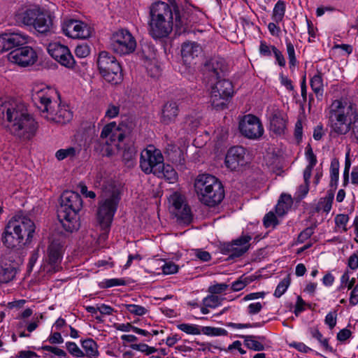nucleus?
<instances>
[{
    "mask_svg": "<svg viewBox=\"0 0 358 358\" xmlns=\"http://www.w3.org/2000/svg\"><path fill=\"white\" fill-rule=\"evenodd\" d=\"M0 125L23 141L32 138L38 126L24 104L15 100L0 99Z\"/></svg>",
    "mask_w": 358,
    "mask_h": 358,
    "instance_id": "f257e3e1",
    "label": "nucleus"
},
{
    "mask_svg": "<svg viewBox=\"0 0 358 358\" xmlns=\"http://www.w3.org/2000/svg\"><path fill=\"white\" fill-rule=\"evenodd\" d=\"M187 24V19L180 14L176 4L171 6L164 1H157L150 7L148 31L155 40L167 38L174 26L180 34L185 31Z\"/></svg>",
    "mask_w": 358,
    "mask_h": 358,
    "instance_id": "f03ea898",
    "label": "nucleus"
},
{
    "mask_svg": "<svg viewBox=\"0 0 358 358\" xmlns=\"http://www.w3.org/2000/svg\"><path fill=\"white\" fill-rule=\"evenodd\" d=\"M331 132L337 136L345 135L350 131L358 142V112L353 103L346 100H335L329 112Z\"/></svg>",
    "mask_w": 358,
    "mask_h": 358,
    "instance_id": "7ed1b4c3",
    "label": "nucleus"
},
{
    "mask_svg": "<svg viewBox=\"0 0 358 358\" xmlns=\"http://www.w3.org/2000/svg\"><path fill=\"white\" fill-rule=\"evenodd\" d=\"M82 207L83 200L78 193L66 190L61 195L57 217L66 231L73 232L79 229L80 222L78 213Z\"/></svg>",
    "mask_w": 358,
    "mask_h": 358,
    "instance_id": "20e7f679",
    "label": "nucleus"
},
{
    "mask_svg": "<svg viewBox=\"0 0 358 358\" xmlns=\"http://www.w3.org/2000/svg\"><path fill=\"white\" fill-rule=\"evenodd\" d=\"M120 199V192L116 187L108 185L103 188L97 210V220L103 235L106 236L110 230Z\"/></svg>",
    "mask_w": 358,
    "mask_h": 358,
    "instance_id": "39448f33",
    "label": "nucleus"
},
{
    "mask_svg": "<svg viewBox=\"0 0 358 358\" xmlns=\"http://www.w3.org/2000/svg\"><path fill=\"white\" fill-rule=\"evenodd\" d=\"M194 187L200 201L210 207L219 204L224 197L221 182L212 175H199L195 180Z\"/></svg>",
    "mask_w": 358,
    "mask_h": 358,
    "instance_id": "423d86ee",
    "label": "nucleus"
},
{
    "mask_svg": "<svg viewBox=\"0 0 358 358\" xmlns=\"http://www.w3.org/2000/svg\"><path fill=\"white\" fill-rule=\"evenodd\" d=\"M35 104L41 110V116L48 121L64 124L72 118V113L65 106L61 107L52 101L50 94L38 92L34 97Z\"/></svg>",
    "mask_w": 358,
    "mask_h": 358,
    "instance_id": "0eeeda50",
    "label": "nucleus"
},
{
    "mask_svg": "<svg viewBox=\"0 0 358 358\" xmlns=\"http://www.w3.org/2000/svg\"><path fill=\"white\" fill-rule=\"evenodd\" d=\"M97 66L103 79L112 85L120 83L123 79L122 68L116 58L106 51L99 53Z\"/></svg>",
    "mask_w": 358,
    "mask_h": 358,
    "instance_id": "6e6552de",
    "label": "nucleus"
},
{
    "mask_svg": "<svg viewBox=\"0 0 358 358\" xmlns=\"http://www.w3.org/2000/svg\"><path fill=\"white\" fill-rule=\"evenodd\" d=\"M232 83L228 80H218L211 88L210 101L216 110L225 109L234 94Z\"/></svg>",
    "mask_w": 358,
    "mask_h": 358,
    "instance_id": "1a4fd4ad",
    "label": "nucleus"
},
{
    "mask_svg": "<svg viewBox=\"0 0 358 358\" xmlns=\"http://www.w3.org/2000/svg\"><path fill=\"white\" fill-rule=\"evenodd\" d=\"M111 50L120 55H129L136 48V41L132 34L127 29H120L115 31L110 39Z\"/></svg>",
    "mask_w": 358,
    "mask_h": 358,
    "instance_id": "9d476101",
    "label": "nucleus"
},
{
    "mask_svg": "<svg viewBox=\"0 0 358 358\" xmlns=\"http://www.w3.org/2000/svg\"><path fill=\"white\" fill-rule=\"evenodd\" d=\"M164 157L158 149L150 146L141 153L140 167L146 174L161 173L159 167L163 166Z\"/></svg>",
    "mask_w": 358,
    "mask_h": 358,
    "instance_id": "9b49d317",
    "label": "nucleus"
},
{
    "mask_svg": "<svg viewBox=\"0 0 358 358\" xmlns=\"http://www.w3.org/2000/svg\"><path fill=\"white\" fill-rule=\"evenodd\" d=\"M9 222L13 227L16 226L15 229L17 234L22 237L26 245L29 244L32 241L36 226L29 217L22 213H18L13 216Z\"/></svg>",
    "mask_w": 358,
    "mask_h": 358,
    "instance_id": "f8f14e48",
    "label": "nucleus"
},
{
    "mask_svg": "<svg viewBox=\"0 0 358 358\" xmlns=\"http://www.w3.org/2000/svg\"><path fill=\"white\" fill-rule=\"evenodd\" d=\"M37 59L38 56L36 51L29 46H20L19 48L13 50L8 55L9 62L22 67L33 65Z\"/></svg>",
    "mask_w": 358,
    "mask_h": 358,
    "instance_id": "ddd939ff",
    "label": "nucleus"
},
{
    "mask_svg": "<svg viewBox=\"0 0 358 358\" xmlns=\"http://www.w3.org/2000/svg\"><path fill=\"white\" fill-rule=\"evenodd\" d=\"M239 130L243 136L250 139H257L264 134L260 120L252 115L244 116L239 123Z\"/></svg>",
    "mask_w": 358,
    "mask_h": 358,
    "instance_id": "4468645a",
    "label": "nucleus"
},
{
    "mask_svg": "<svg viewBox=\"0 0 358 358\" xmlns=\"http://www.w3.org/2000/svg\"><path fill=\"white\" fill-rule=\"evenodd\" d=\"M62 246L58 241H52L47 250L44 270L48 273H55L62 269Z\"/></svg>",
    "mask_w": 358,
    "mask_h": 358,
    "instance_id": "2eb2a0df",
    "label": "nucleus"
},
{
    "mask_svg": "<svg viewBox=\"0 0 358 358\" xmlns=\"http://www.w3.org/2000/svg\"><path fill=\"white\" fill-rule=\"evenodd\" d=\"M251 239L252 237L250 236L243 235L231 243L222 245L221 251L223 254L229 255V257L231 259L239 257L249 250Z\"/></svg>",
    "mask_w": 358,
    "mask_h": 358,
    "instance_id": "dca6fc26",
    "label": "nucleus"
},
{
    "mask_svg": "<svg viewBox=\"0 0 358 358\" xmlns=\"http://www.w3.org/2000/svg\"><path fill=\"white\" fill-rule=\"evenodd\" d=\"M63 32L73 38H87L91 36V28L86 24L75 20H69L62 25Z\"/></svg>",
    "mask_w": 358,
    "mask_h": 358,
    "instance_id": "f3484780",
    "label": "nucleus"
},
{
    "mask_svg": "<svg viewBox=\"0 0 358 358\" xmlns=\"http://www.w3.org/2000/svg\"><path fill=\"white\" fill-rule=\"evenodd\" d=\"M172 203V213L177 217V220L184 224H189L192 220V213L190 208L185 203L183 196L175 193L170 199Z\"/></svg>",
    "mask_w": 358,
    "mask_h": 358,
    "instance_id": "a211bd4d",
    "label": "nucleus"
},
{
    "mask_svg": "<svg viewBox=\"0 0 358 358\" xmlns=\"http://www.w3.org/2000/svg\"><path fill=\"white\" fill-rule=\"evenodd\" d=\"M48 52L62 65L67 68L73 67L75 60L66 46L59 43H51L48 46Z\"/></svg>",
    "mask_w": 358,
    "mask_h": 358,
    "instance_id": "6ab92c4d",
    "label": "nucleus"
},
{
    "mask_svg": "<svg viewBox=\"0 0 358 358\" xmlns=\"http://www.w3.org/2000/svg\"><path fill=\"white\" fill-rule=\"evenodd\" d=\"M225 164L231 171H236L248 164L246 150L242 146H234L229 149L225 157Z\"/></svg>",
    "mask_w": 358,
    "mask_h": 358,
    "instance_id": "aec40b11",
    "label": "nucleus"
},
{
    "mask_svg": "<svg viewBox=\"0 0 358 358\" xmlns=\"http://www.w3.org/2000/svg\"><path fill=\"white\" fill-rule=\"evenodd\" d=\"M28 43V36L17 32L4 33L0 35V52L19 48Z\"/></svg>",
    "mask_w": 358,
    "mask_h": 358,
    "instance_id": "412c9836",
    "label": "nucleus"
},
{
    "mask_svg": "<svg viewBox=\"0 0 358 358\" xmlns=\"http://www.w3.org/2000/svg\"><path fill=\"white\" fill-rule=\"evenodd\" d=\"M125 134L122 131V125L117 126L115 122L106 124L102 129L100 138L102 141L108 138L110 143H117L115 146L121 148V143L125 138Z\"/></svg>",
    "mask_w": 358,
    "mask_h": 358,
    "instance_id": "4be33fe9",
    "label": "nucleus"
},
{
    "mask_svg": "<svg viewBox=\"0 0 358 358\" xmlns=\"http://www.w3.org/2000/svg\"><path fill=\"white\" fill-rule=\"evenodd\" d=\"M15 229H16V226L13 227L8 222L1 234L2 243L7 248L18 249L22 245H26L22 237L17 234Z\"/></svg>",
    "mask_w": 358,
    "mask_h": 358,
    "instance_id": "5701e85b",
    "label": "nucleus"
},
{
    "mask_svg": "<svg viewBox=\"0 0 358 358\" xmlns=\"http://www.w3.org/2000/svg\"><path fill=\"white\" fill-rule=\"evenodd\" d=\"M226 70L225 61L220 57H213L204 64L203 71L211 81L220 78L222 73Z\"/></svg>",
    "mask_w": 358,
    "mask_h": 358,
    "instance_id": "b1692460",
    "label": "nucleus"
},
{
    "mask_svg": "<svg viewBox=\"0 0 358 358\" xmlns=\"http://www.w3.org/2000/svg\"><path fill=\"white\" fill-rule=\"evenodd\" d=\"M36 17H34V23L31 25L39 33L48 32L52 24L51 16L48 11L37 6H36Z\"/></svg>",
    "mask_w": 358,
    "mask_h": 358,
    "instance_id": "393cba45",
    "label": "nucleus"
},
{
    "mask_svg": "<svg viewBox=\"0 0 358 358\" xmlns=\"http://www.w3.org/2000/svg\"><path fill=\"white\" fill-rule=\"evenodd\" d=\"M270 131L276 135L284 134L286 129V120L282 112L274 110L269 117Z\"/></svg>",
    "mask_w": 358,
    "mask_h": 358,
    "instance_id": "a878e982",
    "label": "nucleus"
},
{
    "mask_svg": "<svg viewBox=\"0 0 358 358\" xmlns=\"http://www.w3.org/2000/svg\"><path fill=\"white\" fill-rule=\"evenodd\" d=\"M201 52V47L196 42H185L182 45L181 55L185 62L190 64Z\"/></svg>",
    "mask_w": 358,
    "mask_h": 358,
    "instance_id": "bb28decb",
    "label": "nucleus"
},
{
    "mask_svg": "<svg viewBox=\"0 0 358 358\" xmlns=\"http://www.w3.org/2000/svg\"><path fill=\"white\" fill-rule=\"evenodd\" d=\"M179 113L176 102L169 101L166 103L162 110L161 121L165 124H169L176 120Z\"/></svg>",
    "mask_w": 358,
    "mask_h": 358,
    "instance_id": "cd10ccee",
    "label": "nucleus"
},
{
    "mask_svg": "<svg viewBox=\"0 0 358 358\" xmlns=\"http://www.w3.org/2000/svg\"><path fill=\"white\" fill-rule=\"evenodd\" d=\"M167 159L176 166L183 168L185 158L182 150L177 145L169 144L164 152Z\"/></svg>",
    "mask_w": 358,
    "mask_h": 358,
    "instance_id": "c85d7f7f",
    "label": "nucleus"
},
{
    "mask_svg": "<svg viewBox=\"0 0 358 358\" xmlns=\"http://www.w3.org/2000/svg\"><path fill=\"white\" fill-rule=\"evenodd\" d=\"M36 6L27 8L25 10L19 12L15 15L16 21L24 24V25L31 26L34 23V17H36Z\"/></svg>",
    "mask_w": 358,
    "mask_h": 358,
    "instance_id": "c756f323",
    "label": "nucleus"
},
{
    "mask_svg": "<svg viewBox=\"0 0 358 358\" xmlns=\"http://www.w3.org/2000/svg\"><path fill=\"white\" fill-rule=\"evenodd\" d=\"M82 348L84 349V357L97 358L99 353L98 345L92 338H87L81 342Z\"/></svg>",
    "mask_w": 358,
    "mask_h": 358,
    "instance_id": "7c9ffc66",
    "label": "nucleus"
},
{
    "mask_svg": "<svg viewBox=\"0 0 358 358\" xmlns=\"http://www.w3.org/2000/svg\"><path fill=\"white\" fill-rule=\"evenodd\" d=\"M339 162L336 158H334L330 164V188L333 190H336L338 185V181L339 178Z\"/></svg>",
    "mask_w": 358,
    "mask_h": 358,
    "instance_id": "2f4dec72",
    "label": "nucleus"
},
{
    "mask_svg": "<svg viewBox=\"0 0 358 358\" xmlns=\"http://www.w3.org/2000/svg\"><path fill=\"white\" fill-rule=\"evenodd\" d=\"M16 270L10 264L0 265V283H8L13 280Z\"/></svg>",
    "mask_w": 358,
    "mask_h": 358,
    "instance_id": "473e14b6",
    "label": "nucleus"
},
{
    "mask_svg": "<svg viewBox=\"0 0 358 358\" xmlns=\"http://www.w3.org/2000/svg\"><path fill=\"white\" fill-rule=\"evenodd\" d=\"M334 192L335 190L331 189L328 190L326 196L320 199L318 203L320 208L322 209V210L325 213H329L331 209L332 203L334 198Z\"/></svg>",
    "mask_w": 358,
    "mask_h": 358,
    "instance_id": "72a5a7b5",
    "label": "nucleus"
},
{
    "mask_svg": "<svg viewBox=\"0 0 358 358\" xmlns=\"http://www.w3.org/2000/svg\"><path fill=\"white\" fill-rule=\"evenodd\" d=\"M161 173L155 174L158 177H164L170 181V182H174L177 179V173L174 169L169 165H165L163 163V166L159 167Z\"/></svg>",
    "mask_w": 358,
    "mask_h": 358,
    "instance_id": "f704fd0d",
    "label": "nucleus"
},
{
    "mask_svg": "<svg viewBox=\"0 0 358 358\" xmlns=\"http://www.w3.org/2000/svg\"><path fill=\"white\" fill-rule=\"evenodd\" d=\"M285 13V3L279 0L274 6L272 18L275 23H279L283 19Z\"/></svg>",
    "mask_w": 358,
    "mask_h": 358,
    "instance_id": "c9c22d12",
    "label": "nucleus"
},
{
    "mask_svg": "<svg viewBox=\"0 0 358 358\" xmlns=\"http://www.w3.org/2000/svg\"><path fill=\"white\" fill-rule=\"evenodd\" d=\"M122 148H121L120 149ZM123 153L122 158L125 163H128L129 166L131 164L133 159H135L136 156V148L132 144L124 145L123 148Z\"/></svg>",
    "mask_w": 358,
    "mask_h": 358,
    "instance_id": "e433bc0d",
    "label": "nucleus"
},
{
    "mask_svg": "<svg viewBox=\"0 0 358 358\" xmlns=\"http://www.w3.org/2000/svg\"><path fill=\"white\" fill-rule=\"evenodd\" d=\"M310 86L315 94L322 96L323 94V83L320 73L315 75L310 80Z\"/></svg>",
    "mask_w": 358,
    "mask_h": 358,
    "instance_id": "4c0bfd02",
    "label": "nucleus"
},
{
    "mask_svg": "<svg viewBox=\"0 0 358 358\" xmlns=\"http://www.w3.org/2000/svg\"><path fill=\"white\" fill-rule=\"evenodd\" d=\"M241 337L244 338V344L249 349L255 351H262L264 350V345L260 342L254 340V336H242Z\"/></svg>",
    "mask_w": 358,
    "mask_h": 358,
    "instance_id": "58836bf2",
    "label": "nucleus"
},
{
    "mask_svg": "<svg viewBox=\"0 0 358 358\" xmlns=\"http://www.w3.org/2000/svg\"><path fill=\"white\" fill-rule=\"evenodd\" d=\"M310 332L312 336L316 338L326 350L333 351V348L329 345L328 339L324 338L322 334L317 329H310Z\"/></svg>",
    "mask_w": 358,
    "mask_h": 358,
    "instance_id": "ea45409f",
    "label": "nucleus"
},
{
    "mask_svg": "<svg viewBox=\"0 0 358 358\" xmlns=\"http://www.w3.org/2000/svg\"><path fill=\"white\" fill-rule=\"evenodd\" d=\"M76 155V150L73 147H69L66 149H60L55 153L56 158L59 160H63L67 157H73Z\"/></svg>",
    "mask_w": 358,
    "mask_h": 358,
    "instance_id": "a19ab883",
    "label": "nucleus"
},
{
    "mask_svg": "<svg viewBox=\"0 0 358 358\" xmlns=\"http://www.w3.org/2000/svg\"><path fill=\"white\" fill-rule=\"evenodd\" d=\"M223 299L213 294L204 298L203 303L205 306L214 308L220 306Z\"/></svg>",
    "mask_w": 358,
    "mask_h": 358,
    "instance_id": "79ce46f5",
    "label": "nucleus"
},
{
    "mask_svg": "<svg viewBox=\"0 0 358 358\" xmlns=\"http://www.w3.org/2000/svg\"><path fill=\"white\" fill-rule=\"evenodd\" d=\"M252 278L241 276L231 285V289L235 292L242 290L246 285L252 281Z\"/></svg>",
    "mask_w": 358,
    "mask_h": 358,
    "instance_id": "37998d69",
    "label": "nucleus"
},
{
    "mask_svg": "<svg viewBox=\"0 0 358 358\" xmlns=\"http://www.w3.org/2000/svg\"><path fill=\"white\" fill-rule=\"evenodd\" d=\"M289 285L290 278L287 276L281 280L278 285L273 295L277 298L280 297L286 292Z\"/></svg>",
    "mask_w": 358,
    "mask_h": 358,
    "instance_id": "c03bdc74",
    "label": "nucleus"
},
{
    "mask_svg": "<svg viewBox=\"0 0 358 358\" xmlns=\"http://www.w3.org/2000/svg\"><path fill=\"white\" fill-rule=\"evenodd\" d=\"M177 327L180 330L187 334L199 335L201 334L199 328L195 324L183 323L178 324Z\"/></svg>",
    "mask_w": 358,
    "mask_h": 358,
    "instance_id": "a18cd8bd",
    "label": "nucleus"
},
{
    "mask_svg": "<svg viewBox=\"0 0 358 358\" xmlns=\"http://www.w3.org/2000/svg\"><path fill=\"white\" fill-rule=\"evenodd\" d=\"M124 306L130 313L138 316H142L148 312L145 307L136 304H125Z\"/></svg>",
    "mask_w": 358,
    "mask_h": 358,
    "instance_id": "49530a36",
    "label": "nucleus"
},
{
    "mask_svg": "<svg viewBox=\"0 0 358 358\" xmlns=\"http://www.w3.org/2000/svg\"><path fill=\"white\" fill-rule=\"evenodd\" d=\"M204 334L208 336H227V331L222 328H216L212 327H204L202 328Z\"/></svg>",
    "mask_w": 358,
    "mask_h": 358,
    "instance_id": "de8ad7c7",
    "label": "nucleus"
},
{
    "mask_svg": "<svg viewBox=\"0 0 358 358\" xmlns=\"http://www.w3.org/2000/svg\"><path fill=\"white\" fill-rule=\"evenodd\" d=\"M66 348L68 352L73 357H83L84 352L81 350L76 343L73 342H66Z\"/></svg>",
    "mask_w": 358,
    "mask_h": 358,
    "instance_id": "09e8293b",
    "label": "nucleus"
},
{
    "mask_svg": "<svg viewBox=\"0 0 358 358\" xmlns=\"http://www.w3.org/2000/svg\"><path fill=\"white\" fill-rule=\"evenodd\" d=\"M90 48L86 43L78 45L75 49V54L79 58H85L90 55Z\"/></svg>",
    "mask_w": 358,
    "mask_h": 358,
    "instance_id": "8fccbe9b",
    "label": "nucleus"
},
{
    "mask_svg": "<svg viewBox=\"0 0 358 358\" xmlns=\"http://www.w3.org/2000/svg\"><path fill=\"white\" fill-rule=\"evenodd\" d=\"M315 225L311 226L310 227L306 228L303 230L299 235L297 241L300 243H304L306 240H308L310 236L314 234V229L315 228Z\"/></svg>",
    "mask_w": 358,
    "mask_h": 358,
    "instance_id": "3c124183",
    "label": "nucleus"
},
{
    "mask_svg": "<svg viewBox=\"0 0 358 358\" xmlns=\"http://www.w3.org/2000/svg\"><path fill=\"white\" fill-rule=\"evenodd\" d=\"M341 286L339 287L340 289H343V287H348V289H350L352 288L355 283V278H352L350 280V276L348 274V272H345L343 273V275L341 276Z\"/></svg>",
    "mask_w": 358,
    "mask_h": 358,
    "instance_id": "603ef678",
    "label": "nucleus"
},
{
    "mask_svg": "<svg viewBox=\"0 0 358 358\" xmlns=\"http://www.w3.org/2000/svg\"><path fill=\"white\" fill-rule=\"evenodd\" d=\"M126 284V282L123 279H118V278H113L106 280L105 282H102L100 285L101 287L102 288H108L114 286H120V285H124Z\"/></svg>",
    "mask_w": 358,
    "mask_h": 358,
    "instance_id": "864d4df0",
    "label": "nucleus"
},
{
    "mask_svg": "<svg viewBox=\"0 0 358 358\" xmlns=\"http://www.w3.org/2000/svg\"><path fill=\"white\" fill-rule=\"evenodd\" d=\"M286 45L289 65L291 66H294L296 63V59L295 57V50L294 45L290 41H286Z\"/></svg>",
    "mask_w": 358,
    "mask_h": 358,
    "instance_id": "5fc2aeb1",
    "label": "nucleus"
},
{
    "mask_svg": "<svg viewBox=\"0 0 358 358\" xmlns=\"http://www.w3.org/2000/svg\"><path fill=\"white\" fill-rule=\"evenodd\" d=\"M264 224L266 227L275 226L276 224H278L276 216L273 213L269 212L264 216Z\"/></svg>",
    "mask_w": 358,
    "mask_h": 358,
    "instance_id": "6e6d98bb",
    "label": "nucleus"
},
{
    "mask_svg": "<svg viewBox=\"0 0 358 358\" xmlns=\"http://www.w3.org/2000/svg\"><path fill=\"white\" fill-rule=\"evenodd\" d=\"M349 220V217L345 214H339L335 217V222L338 227H343V231H346V224Z\"/></svg>",
    "mask_w": 358,
    "mask_h": 358,
    "instance_id": "4d7b16f0",
    "label": "nucleus"
},
{
    "mask_svg": "<svg viewBox=\"0 0 358 358\" xmlns=\"http://www.w3.org/2000/svg\"><path fill=\"white\" fill-rule=\"evenodd\" d=\"M337 314L336 311L329 312L325 317V324H327L330 329H332L336 324Z\"/></svg>",
    "mask_w": 358,
    "mask_h": 358,
    "instance_id": "13d9d810",
    "label": "nucleus"
},
{
    "mask_svg": "<svg viewBox=\"0 0 358 358\" xmlns=\"http://www.w3.org/2000/svg\"><path fill=\"white\" fill-rule=\"evenodd\" d=\"M306 156L309 162L308 166L314 167L317 163V158L310 145L307 148Z\"/></svg>",
    "mask_w": 358,
    "mask_h": 358,
    "instance_id": "bf43d9fd",
    "label": "nucleus"
},
{
    "mask_svg": "<svg viewBox=\"0 0 358 358\" xmlns=\"http://www.w3.org/2000/svg\"><path fill=\"white\" fill-rule=\"evenodd\" d=\"M228 287V285L224 283L216 284L213 286H210L208 288V292L211 294H220L222 292L225 291Z\"/></svg>",
    "mask_w": 358,
    "mask_h": 358,
    "instance_id": "052dcab7",
    "label": "nucleus"
},
{
    "mask_svg": "<svg viewBox=\"0 0 358 358\" xmlns=\"http://www.w3.org/2000/svg\"><path fill=\"white\" fill-rule=\"evenodd\" d=\"M178 267L173 262L166 263L162 266V271L164 274H173L178 271Z\"/></svg>",
    "mask_w": 358,
    "mask_h": 358,
    "instance_id": "680f3d73",
    "label": "nucleus"
},
{
    "mask_svg": "<svg viewBox=\"0 0 358 358\" xmlns=\"http://www.w3.org/2000/svg\"><path fill=\"white\" fill-rule=\"evenodd\" d=\"M120 107L113 104L108 106V109L106 111V116L109 118H113L119 114Z\"/></svg>",
    "mask_w": 358,
    "mask_h": 358,
    "instance_id": "e2e57ef3",
    "label": "nucleus"
},
{
    "mask_svg": "<svg viewBox=\"0 0 358 358\" xmlns=\"http://www.w3.org/2000/svg\"><path fill=\"white\" fill-rule=\"evenodd\" d=\"M194 254L198 259L203 262H208L211 258V256L208 252L199 249L195 250Z\"/></svg>",
    "mask_w": 358,
    "mask_h": 358,
    "instance_id": "0e129e2a",
    "label": "nucleus"
},
{
    "mask_svg": "<svg viewBox=\"0 0 358 358\" xmlns=\"http://www.w3.org/2000/svg\"><path fill=\"white\" fill-rule=\"evenodd\" d=\"M262 304L260 302L252 303L248 307V313L250 315H255L259 313L262 309Z\"/></svg>",
    "mask_w": 358,
    "mask_h": 358,
    "instance_id": "69168bd1",
    "label": "nucleus"
},
{
    "mask_svg": "<svg viewBox=\"0 0 358 358\" xmlns=\"http://www.w3.org/2000/svg\"><path fill=\"white\" fill-rule=\"evenodd\" d=\"M348 266L352 269L355 270L358 268V255L356 253H353L350 256L348 262Z\"/></svg>",
    "mask_w": 358,
    "mask_h": 358,
    "instance_id": "338daca9",
    "label": "nucleus"
},
{
    "mask_svg": "<svg viewBox=\"0 0 358 358\" xmlns=\"http://www.w3.org/2000/svg\"><path fill=\"white\" fill-rule=\"evenodd\" d=\"M350 303L355 306L358 303V283L355 286L350 294Z\"/></svg>",
    "mask_w": 358,
    "mask_h": 358,
    "instance_id": "774afa93",
    "label": "nucleus"
}]
</instances>
